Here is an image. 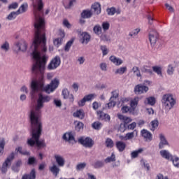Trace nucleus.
I'll return each mask as SVG.
<instances>
[{"mask_svg": "<svg viewBox=\"0 0 179 179\" xmlns=\"http://www.w3.org/2000/svg\"><path fill=\"white\" fill-rule=\"evenodd\" d=\"M35 34L32 45H34V51L32 52L33 58L35 59L36 62L32 66V73L35 75L36 78H41L40 80L36 81L33 80L31 83V94L38 90H42V92H45L50 94L52 93L58 85H59V80L57 78L52 80L50 84L44 87V81L43 80L44 78V71L45 69V64H47V57L45 55L41 56V52H47V46H45V43H47V38H45V21L43 18L39 17L38 20L34 24Z\"/></svg>", "mask_w": 179, "mask_h": 179, "instance_id": "1", "label": "nucleus"}, {"mask_svg": "<svg viewBox=\"0 0 179 179\" xmlns=\"http://www.w3.org/2000/svg\"><path fill=\"white\" fill-rule=\"evenodd\" d=\"M63 5L66 9H71V8H72V6H73V1H65L63 2Z\"/></svg>", "mask_w": 179, "mask_h": 179, "instance_id": "42", "label": "nucleus"}, {"mask_svg": "<svg viewBox=\"0 0 179 179\" xmlns=\"http://www.w3.org/2000/svg\"><path fill=\"white\" fill-rule=\"evenodd\" d=\"M80 16L82 19H90L93 16V12L90 10H83Z\"/></svg>", "mask_w": 179, "mask_h": 179, "instance_id": "21", "label": "nucleus"}, {"mask_svg": "<svg viewBox=\"0 0 179 179\" xmlns=\"http://www.w3.org/2000/svg\"><path fill=\"white\" fill-rule=\"evenodd\" d=\"M132 71L134 73H136V76H138V78H141L142 76L141 75V71H139V68L134 66L133 67Z\"/></svg>", "mask_w": 179, "mask_h": 179, "instance_id": "57", "label": "nucleus"}, {"mask_svg": "<svg viewBox=\"0 0 179 179\" xmlns=\"http://www.w3.org/2000/svg\"><path fill=\"white\" fill-rule=\"evenodd\" d=\"M1 48L3 51H9V43L6 41L3 45H1Z\"/></svg>", "mask_w": 179, "mask_h": 179, "instance_id": "54", "label": "nucleus"}, {"mask_svg": "<svg viewBox=\"0 0 179 179\" xmlns=\"http://www.w3.org/2000/svg\"><path fill=\"white\" fill-rule=\"evenodd\" d=\"M15 152H17V153H20V155H23L24 156H29L30 155V152H29L27 151H22V147H18V148H15Z\"/></svg>", "mask_w": 179, "mask_h": 179, "instance_id": "36", "label": "nucleus"}, {"mask_svg": "<svg viewBox=\"0 0 179 179\" xmlns=\"http://www.w3.org/2000/svg\"><path fill=\"white\" fill-rule=\"evenodd\" d=\"M94 169H101L104 166V162L102 161H96L93 164Z\"/></svg>", "mask_w": 179, "mask_h": 179, "instance_id": "43", "label": "nucleus"}, {"mask_svg": "<svg viewBox=\"0 0 179 179\" xmlns=\"http://www.w3.org/2000/svg\"><path fill=\"white\" fill-rule=\"evenodd\" d=\"M167 73L168 75H173L174 73V69L173 68V65L170 64L168 66L167 69Z\"/></svg>", "mask_w": 179, "mask_h": 179, "instance_id": "59", "label": "nucleus"}, {"mask_svg": "<svg viewBox=\"0 0 179 179\" xmlns=\"http://www.w3.org/2000/svg\"><path fill=\"white\" fill-rule=\"evenodd\" d=\"M15 46L17 50L15 49L14 51L15 52H19V51H22V52H24L27 50V43H26V41L21 40L19 42H16L15 43Z\"/></svg>", "mask_w": 179, "mask_h": 179, "instance_id": "8", "label": "nucleus"}, {"mask_svg": "<svg viewBox=\"0 0 179 179\" xmlns=\"http://www.w3.org/2000/svg\"><path fill=\"white\" fill-rule=\"evenodd\" d=\"M63 139L66 142H69V143H76L75 136H73V133L72 131L64 134L63 135Z\"/></svg>", "mask_w": 179, "mask_h": 179, "instance_id": "13", "label": "nucleus"}, {"mask_svg": "<svg viewBox=\"0 0 179 179\" xmlns=\"http://www.w3.org/2000/svg\"><path fill=\"white\" fill-rule=\"evenodd\" d=\"M149 40L151 45H155L157 41V38L159 37V34L156 30L152 29V31H149Z\"/></svg>", "mask_w": 179, "mask_h": 179, "instance_id": "11", "label": "nucleus"}, {"mask_svg": "<svg viewBox=\"0 0 179 179\" xmlns=\"http://www.w3.org/2000/svg\"><path fill=\"white\" fill-rule=\"evenodd\" d=\"M93 31L95 34H101V27H100V25H95Z\"/></svg>", "mask_w": 179, "mask_h": 179, "instance_id": "50", "label": "nucleus"}, {"mask_svg": "<svg viewBox=\"0 0 179 179\" xmlns=\"http://www.w3.org/2000/svg\"><path fill=\"white\" fill-rule=\"evenodd\" d=\"M92 8L96 15H100V13H101V6H100V3H94V4L92 6Z\"/></svg>", "mask_w": 179, "mask_h": 179, "instance_id": "27", "label": "nucleus"}, {"mask_svg": "<svg viewBox=\"0 0 179 179\" xmlns=\"http://www.w3.org/2000/svg\"><path fill=\"white\" fill-rule=\"evenodd\" d=\"M73 117L80 118V120H83L85 118V112L82 109H80L73 113Z\"/></svg>", "mask_w": 179, "mask_h": 179, "instance_id": "26", "label": "nucleus"}, {"mask_svg": "<svg viewBox=\"0 0 179 179\" xmlns=\"http://www.w3.org/2000/svg\"><path fill=\"white\" fill-rule=\"evenodd\" d=\"M107 13H108V15H109V16H113L115 15V8L112 7L110 8H108Z\"/></svg>", "mask_w": 179, "mask_h": 179, "instance_id": "56", "label": "nucleus"}, {"mask_svg": "<svg viewBox=\"0 0 179 179\" xmlns=\"http://www.w3.org/2000/svg\"><path fill=\"white\" fill-rule=\"evenodd\" d=\"M49 170L55 176H58V174H59L60 169H59V168L58 166H57V165H53L52 166H50L49 168Z\"/></svg>", "mask_w": 179, "mask_h": 179, "instance_id": "30", "label": "nucleus"}, {"mask_svg": "<svg viewBox=\"0 0 179 179\" xmlns=\"http://www.w3.org/2000/svg\"><path fill=\"white\" fill-rule=\"evenodd\" d=\"M171 160L173 162V166L177 167V169H179V157L177 156H173Z\"/></svg>", "mask_w": 179, "mask_h": 179, "instance_id": "39", "label": "nucleus"}, {"mask_svg": "<svg viewBox=\"0 0 179 179\" xmlns=\"http://www.w3.org/2000/svg\"><path fill=\"white\" fill-rule=\"evenodd\" d=\"M49 101H51V96L48 95H43V94L40 93L38 94V98L37 100V105L34 110H31L29 115H31V113H34L35 115H37L38 120L40 121V110L44 107V103H49Z\"/></svg>", "mask_w": 179, "mask_h": 179, "instance_id": "3", "label": "nucleus"}, {"mask_svg": "<svg viewBox=\"0 0 179 179\" xmlns=\"http://www.w3.org/2000/svg\"><path fill=\"white\" fill-rule=\"evenodd\" d=\"M134 136H135V133L134 131L127 133L125 135L126 141H129L131 139H133Z\"/></svg>", "mask_w": 179, "mask_h": 179, "instance_id": "52", "label": "nucleus"}, {"mask_svg": "<svg viewBox=\"0 0 179 179\" xmlns=\"http://www.w3.org/2000/svg\"><path fill=\"white\" fill-rule=\"evenodd\" d=\"M141 71L144 72L145 73H148V75H153V71L152 69H149L148 66H143L141 69Z\"/></svg>", "mask_w": 179, "mask_h": 179, "instance_id": "41", "label": "nucleus"}, {"mask_svg": "<svg viewBox=\"0 0 179 179\" xmlns=\"http://www.w3.org/2000/svg\"><path fill=\"white\" fill-rule=\"evenodd\" d=\"M3 149H5V139L2 138L0 141V155L3 153Z\"/></svg>", "mask_w": 179, "mask_h": 179, "instance_id": "51", "label": "nucleus"}, {"mask_svg": "<svg viewBox=\"0 0 179 179\" xmlns=\"http://www.w3.org/2000/svg\"><path fill=\"white\" fill-rule=\"evenodd\" d=\"M135 128H136V122H132L131 124L127 126V129H131V131H134Z\"/></svg>", "mask_w": 179, "mask_h": 179, "instance_id": "61", "label": "nucleus"}, {"mask_svg": "<svg viewBox=\"0 0 179 179\" xmlns=\"http://www.w3.org/2000/svg\"><path fill=\"white\" fill-rule=\"evenodd\" d=\"M102 29L104 31H107V30L110 29V23H108V22H103L102 23Z\"/></svg>", "mask_w": 179, "mask_h": 179, "instance_id": "55", "label": "nucleus"}, {"mask_svg": "<svg viewBox=\"0 0 179 179\" xmlns=\"http://www.w3.org/2000/svg\"><path fill=\"white\" fill-rule=\"evenodd\" d=\"M153 72H155L156 74L159 75V76H163L162 73V67L160 66H152Z\"/></svg>", "mask_w": 179, "mask_h": 179, "instance_id": "34", "label": "nucleus"}, {"mask_svg": "<svg viewBox=\"0 0 179 179\" xmlns=\"http://www.w3.org/2000/svg\"><path fill=\"white\" fill-rule=\"evenodd\" d=\"M159 153L161 156L164 157V159H166V160H171L172 157H173V155L166 150H161Z\"/></svg>", "mask_w": 179, "mask_h": 179, "instance_id": "24", "label": "nucleus"}, {"mask_svg": "<svg viewBox=\"0 0 179 179\" xmlns=\"http://www.w3.org/2000/svg\"><path fill=\"white\" fill-rule=\"evenodd\" d=\"M90 41V35L87 32H83L80 36V42L82 44H87Z\"/></svg>", "mask_w": 179, "mask_h": 179, "instance_id": "19", "label": "nucleus"}, {"mask_svg": "<svg viewBox=\"0 0 179 179\" xmlns=\"http://www.w3.org/2000/svg\"><path fill=\"white\" fill-rule=\"evenodd\" d=\"M28 5L27 3H24L22 4L19 9L17 10L18 15H20L22 13H24V12H26V10H27V8H28Z\"/></svg>", "mask_w": 179, "mask_h": 179, "instance_id": "32", "label": "nucleus"}, {"mask_svg": "<svg viewBox=\"0 0 179 179\" xmlns=\"http://www.w3.org/2000/svg\"><path fill=\"white\" fill-rule=\"evenodd\" d=\"M109 59L113 64H114V65H116V66H120V65H122L123 62L122 59L117 58L115 56H110Z\"/></svg>", "mask_w": 179, "mask_h": 179, "instance_id": "23", "label": "nucleus"}, {"mask_svg": "<svg viewBox=\"0 0 179 179\" xmlns=\"http://www.w3.org/2000/svg\"><path fill=\"white\" fill-rule=\"evenodd\" d=\"M151 131H155V129H156V128H157L159 127V121L157 120H152L151 122Z\"/></svg>", "mask_w": 179, "mask_h": 179, "instance_id": "49", "label": "nucleus"}, {"mask_svg": "<svg viewBox=\"0 0 179 179\" xmlns=\"http://www.w3.org/2000/svg\"><path fill=\"white\" fill-rule=\"evenodd\" d=\"M125 72H127V66H124V67H120L119 69H117L115 73L116 75H124V73H125Z\"/></svg>", "mask_w": 179, "mask_h": 179, "instance_id": "38", "label": "nucleus"}, {"mask_svg": "<svg viewBox=\"0 0 179 179\" xmlns=\"http://www.w3.org/2000/svg\"><path fill=\"white\" fill-rule=\"evenodd\" d=\"M34 15L36 18L40 17V13L42 12L44 8V3L41 1H33Z\"/></svg>", "mask_w": 179, "mask_h": 179, "instance_id": "5", "label": "nucleus"}, {"mask_svg": "<svg viewBox=\"0 0 179 179\" xmlns=\"http://www.w3.org/2000/svg\"><path fill=\"white\" fill-rule=\"evenodd\" d=\"M62 41H64V39L62 38H56L53 41V44L55 45V47H59V45H62Z\"/></svg>", "mask_w": 179, "mask_h": 179, "instance_id": "40", "label": "nucleus"}, {"mask_svg": "<svg viewBox=\"0 0 179 179\" xmlns=\"http://www.w3.org/2000/svg\"><path fill=\"white\" fill-rule=\"evenodd\" d=\"M105 145H106V148L111 149V148H114V141H113V139H111L110 138H107L105 141Z\"/></svg>", "mask_w": 179, "mask_h": 179, "instance_id": "31", "label": "nucleus"}, {"mask_svg": "<svg viewBox=\"0 0 179 179\" xmlns=\"http://www.w3.org/2000/svg\"><path fill=\"white\" fill-rule=\"evenodd\" d=\"M61 65V57L59 56L55 57L50 62L48 66V69L49 71H54V69H57L58 66Z\"/></svg>", "mask_w": 179, "mask_h": 179, "instance_id": "6", "label": "nucleus"}, {"mask_svg": "<svg viewBox=\"0 0 179 179\" xmlns=\"http://www.w3.org/2000/svg\"><path fill=\"white\" fill-rule=\"evenodd\" d=\"M95 96L96 94H90L88 95L85 96L83 99H82L80 101L78 102V105L79 106V107H83V106L86 104V101H92V100L94 99Z\"/></svg>", "mask_w": 179, "mask_h": 179, "instance_id": "12", "label": "nucleus"}, {"mask_svg": "<svg viewBox=\"0 0 179 179\" xmlns=\"http://www.w3.org/2000/svg\"><path fill=\"white\" fill-rule=\"evenodd\" d=\"M92 127L94 129L99 131V129H101V127H103V124L100 122H94V123H92Z\"/></svg>", "mask_w": 179, "mask_h": 179, "instance_id": "37", "label": "nucleus"}, {"mask_svg": "<svg viewBox=\"0 0 179 179\" xmlns=\"http://www.w3.org/2000/svg\"><path fill=\"white\" fill-rule=\"evenodd\" d=\"M139 103V97H135L130 102V107L131 110L134 112L136 107H138V103Z\"/></svg>", "mask_w": 179, "mask_h": 179, "instance_id": "25", "label": "nucleus"}, {"mask_svg": "<svg viewBox=\"0 0 179 179\" xmlns=\"http://www.w3.org/2000/svg\"><path fill=\"white\" fill-rule=\"evenodd\" d=\"M145 103L149 104V106H155V104H156V98H155V96L148 97Z\"/></svg>", "mask_w": 179, "mask_h": 179, "instance_id": "29", "label": "nucleus"}, {"mask_svg": "<svg viewBox=\"0 0 179 179\" xmlns=\"http://www.w3.org/2000/svg\"><path fill=\"white\" fill-rule=\"evenodd\" d=\"M101 50L103 52V55H107V54H108V50H107V46H106V45L101 46Z\"/></svg>", "mask_w": 179, "mask_h": 179, "instance_id": "62", "label": "nucleus"}, {"mask_svg": "<svg viewBox=\"0 0 179 179\" xmlns=\"http://www.w3.org/2000/svg\"><path fill=\"white\" fill-rule=\"evenodd\" d=\"M118 96H120L118 91L115 90V91L112 92V96H110V99L111 100H117V99H118Z\"/></svg>", "mask_w": 179, "mask_h": 179, "instance_id": "53", "label": "nucleus"}, {"mask_svg": "<svg viewBox=\"0 0 179 179\" xmlns=\"http://www.w3.org/2000/svg\"><path fill=\"white\" fill-rule=\"evenodd\" d=\"M19 15V13H17V11L16 12H12L10 13L8 16L7 17V19L8 20H13V19H16V17Z\"/></svg>", "mask_w": 179, "mask_h": 179, "instance_id": "45", "label": "nucleus"}, {"mask_svg": "<svg viewBox=\"0 0 179 179\" xmlns=\"http://www.w3.org/2000/svg\"><path fill=\"white\" fill-rule=\"evenodd\" d=\"M141 136L144 138L146 142H151L152 139H153V135L152 133L146 129H143L141 131Z\"/></svg>", "mask_w": 179, "mask_h": 179, "instance_id": "14", "label": "nucleus"}, {"mask_svg": "<svg viewBox=\"0 0 179 179\" xmlns=\"http://www.w3.org/2000/svg\"><path fill=\"white\" fill-rule=\"evenodd\" d=\"M159 139H160V142L159 143V148L160 149H163V148H164V146H169V141H167V139H166V137L164 136V135H163V134H159Z\"/></svg>", "mask_w": 179, "mask_h": 179, "instance_id": "16", "label": "nucleus"}, {"mask_svg": "<svg viewBox=\"0 0 179 179\" xmlns=\"http://www.w3.org/2000/svg\"><path fill=\"white\" fill-rule=\"evenodd\" d=\"M85 167H86V163L85 162L80 163L77 165L76 170H83Z\"/></svg>", "mask_w": 179, "mask_h": 179, "instance_id": "60", "label": "nucleus"}, {"mask_svg": "<svg viewBox=\"0 0 179 179\" xmlns=\"http://www.w3.org/2000/svg\"><path fill=\"white\" fill-rule=\"evenodd\" d=\"M143 152V148H139L138 150H134L131 153V159H136Z\"/></svg>", "mask_w": 179, "mask_h": 179, "instance_id": "28", "label": "nucleus"}, {"mask_svg": "<svg viewBox=\"0 0 179 179\" xmlns=\"http://www.w3.org/2000/svg\"><path fill=\"white\" fill-rule=\"evenodd\" d=\"M121 111L122 113V114H127V113H129V114L134 113V110L131 109V107H129L127 106H124L122 108H121Z\"/></svg>", "mask_w": 179, "mask_h": 179, "instance_id": "33", "label": "nucleus"}, {"mask_svg": "<svg viewBox=\"0 0 179 179\" xmlns=\"http://www.w3.org/2000/svg\"><path fill=\"white\" fill-rule=\"evenodd\" d=\"M78 142L85 148H92L93 145H94L93 140H92V138L89 137H87L85 138H80L78 139Z\"/></svg>", "mask_w": 179, "mask_h": 179, "instance_id": "9", "label": "nucleus"}, {"mask_svg": "<svg viewBox=\"0 0 179 179\" xmlns=\"http://www.w3.org/2000/svg\"><path fill=\"white\" fill-rule=\"evenodd\" d=\"M162 103L165 108L171 110L176 106V101L171 94H166L162 96Z\"/></svg>", "mask_w": 179, "mask_h": 179, "instance_id": "4", "label": "nucleus"}, {"mask_svg": "<svg viewBox=\"0 0 179 179\" xmlns=\"http://www.w3.org/2000/svg\"><path fill=\"white\" fill-rule=\"evenodd\" d=\"M30 122L31 125V135L32 138L27 140V145L33 148L35 145L38 148H45L46 145L44 140L40 141V136H41V131H43V124L41 121L38 120V116L31 112L30 115Z\"/></svg>", "mask_w": 179, "mask_h": 179, "instance_id": "2", "label": "nucleus"}, {"mask_svg": "<svg viewBox=\"0 0 179 179\" xmlns=\"http://www.w3.org/2000/svg\"><path fill=\"white\" fill-rule=\"evenodd\" d=\"M22 179H36V169H33L29 173L24 174Z\"/></svg>", "mask_w": 179, "mask_h": 179, "instance_id": "22", "label": "nucleus"}, {"mask_svg": "<svg viewBox=\"0 0 179 179\" xmlns=\"http://www.w3.org/2000/svg\"><path fill=\"white\" fill-rule=\"evenodd\" d=\"M96 113L98 119L101 121H110V117L108 114L104 113L102 110H98Z\"/></svg>", "mask_w": 179, "mask_h": 179, "instance_id": "15", "label": "nucleus"}, {"mask_svg": "<svg viewBox=\"0 0 179 179\" xmlns=\"http://www.w3.org/2000/svg\"><path fill=\"white\" fill-rule=\"evenodd\" d=\"M36 163V158L34 157H31L28 159V164L33 165Z\"/></svg>", "mask_w": 179, "mask_h": 179, "instance_id": "63", "label": "nucleus"}, {"mask_svg": "<svg viewBox=\"0 0 179 179\" xmlns=\"http://www.w3.org/2000/svg\"><path fill=\"white\" fill-rule=\"evenodd\" d=\"M72 44H73V40L69 41L64 47V50L66 52L69 51L71 47H72Z\"/></svg>", "mask_w": 179, "mask_h": 179, "instance_id": "48", "label": "nucleus"}, {"mask_svg": "<svg viewBox=\"0 0 179 179\" xmlns=\"http://www.w3.org/2000/svg\"><path fill=\"white\" fill-rule=\"evenodd\" d=\"M117 117L119 120H120V121H123L124 127H127L129 122H132L131 117L124 116L123 115L117 114Z\"/></svg>", "mask_w": 179, "mask_h": 179, "instance_id": "17", "label": "nucleus"}, {"mask_svg": "<svg viewBox=\"0 0 179 179\" xmlns=\"http://www.w3.org/2000/svg\"><path fill=\"white\" fill-rule=\"evenodd\" d=\"M15 159V152H11L3 164L1 172L5 173L8 171V166L12 164V160Z\"/></svg>", "mask_w": 179, "mask_h": 179, "instance_id": "7", "label": "nucleus"}, {"mask_svg": "<svg viewBox=\"0 0 179 179\" xmlns=\"http://www.w3.org/2000/svg\"><path fill=\"white\" fill-rule=\"evenodd\" d=\"M83 123H82L81 122H78L75 127V129L76 131H77V132H80V131L83 130Z\"/></svg>", "mask_w": 179, "mask_h": 179, "instance_id": "46", "label": "nucleus"}, {"mask_svg": "<svg viewBox=\"0 0 179 179\" xmlns=\"http://www.w3.org/2000/svg\"><path fill=\"white\" fill-rule=\"evenodd\" d=\"M149 90V87L142 84H138L134 87L135 94H143V93H146Z\"/></svg>", "mask_w": 179, "mask_h": 179, "instance_id": "10", "label": "nucleus"}, {"mask_svg": "<svg viewBox=\"0 0 179 179\" xmlns=\"http://www.w3.org/2000/svg\"><path fill=\"white\" fill-rule=\"evenodd\" d=\"M17 6H19V5L17 4V3L15 2V3H11L8 6V9H16L17 8Z\"/></svg>", "mask_w": 179, "mask_h": 179, "instance_id": "64", "label": "nucleus"}, {"mask_svg": "<svg viewBox=\"0 0 179 179\" xmlns=\"http://www.w3.org/2000/svg\"><path fill=\"white\" fill-rule=\"evenodd\" d=\"M62 94L64 99H68L69 97V91L68 90V89H64L62 90Z\"/></svg>", "mask_w": 179, "mask_h": 179, "instance_id": "58", "label": "nucleus"}, {"mask_svg": "<svg viewBox=\"0 0 179 179\" xmlns=\"http://www.w3.org/2000/svg\"><path fill=\"white\" fill-rule=\"evenodd\" d=\"M55 159L59 167H64L65 166V159L62 156L56 155H55Z\"/></svg>", "mask_w": 179, "mask_h": 179, "instance_id": "18", "label": "nucleus"}, {"mask_svg": "<svg viewBox=\"0 0 179 179\" xmlns=\"http://www.w3.org/2000/svg\"><path fill=\"white\" fill-rule=\"evenodd\" d=\"M115 155L113 152L110 157L105 159V163H111V162H115Z\"/></svg>", "mask_w": 179, "mask_h": 179, "instance_id": "44", "label": "nucleus"}, {"mask_svg": "<svg viewBox=\"0 0 179 179\" xmlns=\"http://www.w3.org/2000/svg\"><path fill=\"white\" fill-rule=\"evenodd\" d=\"M115 104H117V101L114 99H111L110 98L109 103H106L105 106L106 108H113V107H115Z\"/></svg>", "mask_w": 179, "mask_h": 179, "instance_id": "35", "label": "nucleus"}, {"mask_svg": "<svg viewBox=\"0 0 179 179\" xmlns=\"http://www.w3.org/2000/svg\"><path fill=\"white\" fill-rule=\"evenodd\" d=\"M115 146L119 152H124L127 149V143L124 141H117Z\"/></svg>", "mask_w": 179, "mask_h": 179, "instance_id": "20", "label": "nucleus"}, {"mask_svg": "<svg viewBox=\"0 0 179 179\" xmlns=\"http://www.w3.org/2000/svg\"><path fill=\"white\" fill-rule=\"evenodd\" d=\"M139 31H141V29L139 28H136L135 29H134L133 31H131L129 36L130 37H135L136 36H138V34H139Z\"/></svg>", "mask_w": 179, "mask_h": 179, "instance_id": "47", "label": "nucleus"}]
</instances>
